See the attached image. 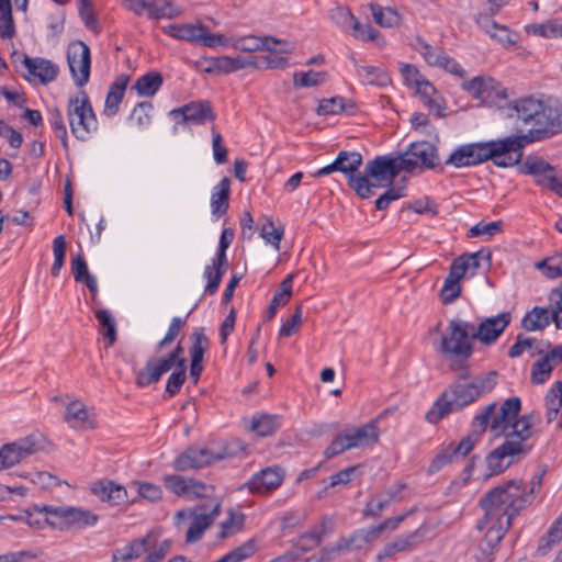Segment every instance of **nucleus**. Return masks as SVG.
Segmentation results:
<instances>
[{
  "instance_id": "obj_1",
  "label": "nucleus",
  "mask_w": 562,
  "mask_h": 562,
  "mask_svg": "<svg viewBox=\"0 0 562 562\" xmlns=\"http://www.w3.org/2000/svg\"><path fill=\"white\" fill-rule=\"evenodd\" d=\"M544 473V469L536 473L530 481V487L522 480H512L488 491L480 498L479 505L483 516L475 527L484 536L479 544L480 554L476 555L479 561L493 560V549L510 528L513 518L532 502V495L537 488H540Z\"/></svg>"
},
{
  "instance_id": "obj_2",
  "label": "nucleus",
  "mask_w": 562,
  "mask_h": 562,
  "mask_svg": "<svg viewBox=\"0 0 562 562\" xmlns=\"http://www.w3.org/2000/svg\"><path fill=\"white\" fill-rule=\"evenodd\" d=\"M509 117H516L527 133L510 135L505 139H516L518 146H514V155L521 154L522 147L532 142L550 138L562 132V102L553 98H539L525 95L510 101L507 105Z\"/></svg>"
},
{
  "instance_id": "obj_3",
  "label": "nucleus",
  "mask_w": 562,
  "mask_h": 562,
  "mask_svg": "<svg viewBox=\"0 0 562 562\" xmlns=\"http://www.w3.org/2000/svg\"><path fill=\"white\" fill-rule=\"evenodd\" d=\"M456 375L457 380L449 384L426 413L425 418L428 423L437 424L448 414L461 411L491 393L497 384L496 371L477 375L470 382L469 379L460 378L459 373Z\"/></svg>"
},
{
  "instance_id": "obj_4",
  "label": "nucleus",
  "mask_w": 562,
  "mask_h": 562,
  "mask_svg": "<svg viewBox=\"0 0 562 562\" xmlns=\"http://www.w3.org/2000/svg\"><path fill=\"white\" fill-rule=\"evenodd\" d=\"M514 146H518L516 139H505V137L490 142L463 144L451 151L445 164L460 169L492 160L497 167H513L521 160V154L514 155Z\"/></svg>"
},
{
  "instance_id": "obj_5",
  "label": "nucleus",
  "mask_w": 562,
  "mask_h": 562,
  "mask_svg": "<svg viewBox=\"0 0 562 562\" xmlns=\"http://www.w3.org/2000/svg\"><path fill=\"white\" fill-rule=\"evenodd\" d=\"M474 324L456 317L448 323L437 349L449 369L462 379L471 378L469 360L474 352Z\"/></svg>"
},
{
  "instance_id": "obj_6",
  "label": "nucleus",
  "mask_w": 562,
  "mask_h": 562,
  "mask_svg": "<svg viewBox=\"0 0 562 562\" xmlns=\"http://www.w3.org/2000/svg\"><path fill=\"white\" fill-rule=\"evenodd\" d=\"M521 409L518 396L505 400L499 406L496 402L488 404L472 422L473 434H483L487 427L495 437L505 436Z\"/></svg>"
},
{
  "instance_id": "obj_7",
  "label": "nucleus",
  "mask_w": 562,
  "mask_h": 562,
  "mask_svg": "<svg viewBox=\"0 0 562 562\" xmlns=\"http://www.w3.org/2000/svg\"><path fill=\"white\" fill-rule=\"evenodd\" d=\"M67 116L71 133L79 140H88L98 130V119L85 90L71 95L67 104Z\"/></svg>"
},
{
  "instance_id": "obj_8",
  "label": "nucleus",
  "mask_w": 562,
  "mask_h": 562,
  "mask_svg": "<svg viewBox=\"0 0 562 562\" xmlns=\"http://www.w3.org/2000/svg\"><path fill=\"white\" fill-rule=\"evenodd\" d=\"M402 171L397 157L376 156L369 160L361 175L368 182V198L374 193V189L391 186Z\"/></svg>"
},
{
  "instance_id": "obj_9",
  "label": "nucleus",
  "mask_w": 562,
  "mask_h": 562,
  "mask_svg": "<svg viewBox=\"0 0 562 562\" xmlns=\"http://www.w3.org/2000/svg\"><path fill=\"white\" fill-rule=\"evenodd\" d=\"M397 158L403 171L409 173L417 169H434L439 164L437 147L425 140L412 143Z\"/></svg>"
},
{
  "instance_id": "obj_10",
  "label": "nucleus",
  "mask_w": 562,
  "mask_h": 562,
  "mask_svg": "<svg viewBox=\"0 0 562 562\" xmlns=\"http://www.w3.org/2000/svg\"><path fill=\"white\" fill-rule=\"evenodd\" d=\"M532 450V445H522L505 440L486 457L488 474L486 476L497 475L508 469L515 461L526 457Z\"/></svg>"
},
{
  "instance_id": "obj_11",
  "label": "nucleus",
  "mask_w": 562,
  "mask_h": 562,
  "mask_svg": "<svg viewBox=\"0 0 562 562\" xmlns=\"http://www.w3.org/2000/svg\"><path fill=\"white\" fill-rule=\"evenodd\" d=\"M379 539L374 526L355 530L349 537H341L334 546L319 551V561L327 562L337 555L362 549L366 544Z\"/></svg>"
},
{
  "instance_id": "obj_12",
  "label": "nucleus",
  "mask_w": 562,
  "mask_h": 562,
  "mask_svg": "<svg viewBox=\"0 0 562 562\" xmlns=\"http://www.w3.org/2000/svg\"><path fill=\"white\" fill-rule=\"evenodd\" d=\"M43 436L31 434L0 448V471L14 467L31 454L43 448Z\"/></svg>"
},
{
  "instance_id": "obj_13",
  "label": "nucleus",
  "mask_w": 562,
  "mask_h": 562,
  "mask_svg": "<svg viewBox=\"0 0 562 562\" xmlns=\"http://www.w3.org/2000/svg\"><path fill=\"white\" fill-rule=\"evenodd\" d=\"M520 171L535 177L536 184L547 188L562 198V177L557 168L541 157H527L520 166Z\"/></svg>"
},
{
  "instance_id": "obj_14",
  "label": "nucleus",
  "mask_w": 562,
  "mask_h": 562,
  "mask_svg": "<svg viewBox=\"0 0 562 562\" xmlns=\"http://www.w3.org/2000/svg\"><path fill=\"white\" fill-rule=\"evenodd\" d=\"M35 510L45 512L46 515L58 518L60 520V530L71 527L78 529L91 527L99 520L98 515L92 512L71 506H36Z\"/></svg>"
},
{
  "instance_id": "obj_15",
  "label": "nucleus",
  "mask_w": 562,
  "mask_h": 562,
  "mask_svg": "<svg viewBox=\"0 0 562 562\" xmlns=\"http://www.w3.org/2000/svg\"><path fill=\"white\" fill-rule=\"evenodd\" d=\"M462 87L475 99L488 105L499 106L508 98L507 89L491 77H475L470 81L463 82Z\"/></svg>"
},
{
  "instance_id": "obj_16",
  "label": "nucleus",
  "mask_w": 562,
  "mask_h": 562,
  "mask_svg": "<svg viewBox=\"0 0 562 562\" xmlns=\"http://www.w3.org/2000/svg\"><path fill=\"white\" fill-rule=\"evenodd\" d=\"M67 63L74 82L82 88L90 78L91 54L89 46L82 41H74L67 47Z\"/></svg>"
},
{
  "instance_id": "obj_17",
  "label": "nucleus",
  "mask_w": 562,
  "mask_h": 562,
  "mask_svg": "<svg viewBox=\"0 0 562 562\" xmlns=\"http://www.w3.org/2000/svg\"><path fill=\"white\" fill-rule=\"evenodd\" d=\"M340 159L339 171L342 172L348 180L349 187L362 199H367L369 194L368 182L362 178L359 168L362 165V156L358 151L341 150L337 155Z\"/></svg>"
},
{
  "instance_id": "obj_18",
  "label": "nucleus",
  "mask_w": 562,
  "mask_h": 562,
  "mask_svg": "<svg viewBox=\"0 0 562 562\" xmlns=\"http://www.w3.org/2000/svg\"><path fill=\"white\" fill-rule=\"evenodd\" d=\"M475 441L476 439L472 435H469L457 445L449 443L447 447H442L432 459L428 472L436 473L445 465L464 459L473 449Z\"/></svg>"
},
{
  "instance_id": "obj_19",
  "label": "nucleus",
  "mask_w": 562,
  "mask_h": 562,
  "mask_svg": "<svg viewBox=\"0 0 562 562\" xmlns=\"http://www.w3.org/2000/svg\"><path fill=\"white\" fill-rule=\"evenodd\" d=\"M21 64L26 69L23 75L29 82L38 81L41 85H47L57 78L59 68L53 61L42 57H30L21 55Z\"/></svg>"
},
{
  "instance_id": "obj_20",
  "label": "nucleus",
  "mask_w": 562,
  "mask_h": 562,
  "mask_svg": "<svg viewBox=\"0 0 562 562\" xmlns=\"http://www.w3.org/2000/svg\"><path fill=\"white\" fill-rule=\"evenodd\" d=\"M285 476L284 470L279 465L267 467L255 473L245 487L254 494H266L277 490Z\"/></svg>"
},
{
  "instance_id": "obj_21",
  "label": "nucleus",
  "mask_w": 562,
  "mask_h": 562,
  "mask_svg": "<svg viewBox=\"0 0 562 562\" xmlns=\"http://www.w3.org/2000/svg\"><path fill=\"white\" fill-rule=\"evenodd\" d=\"M510 322L512 314L509 312H503L483 319L479 325L474 324L475 340L486 346L494 344Z\"/></svg>"
},
{
  "instance_id": "obj_22",
  "label": "nucleus",
  "mask_w": 562,
  "mask_h": 562,
  "mask_svg": "<svg viewBox=\"0 0 562 562\" xmlns=\"http://www.w3.org/2000/svg\"><path fill=\"white\" fill-rule=\"evenodd\" d=\"M65 423L75 430H91L98 427L95 413L79 400L66 405L64 414Z\"/></svg>"
},
{
  "instance_id": "obj_23",
  "label": "nucleus",
  "mask_w": 562,
  "mask_h": 562,
  "mask_svg": "<svg viewBox=\"0 0 562 562\" xmlns=\"http://www.w3.org/2000/svg\"><path fill=\"white\" fill-rule=\"evenodd\" d=\"M234 48L247 53L257 50L292 53L293 50V46L284 41L277 40L272 36L259 37L254 35L236 37Z\"/></svg>"
},
{
  "instance_id": "obj_24",
  "label": "nucleus",
  "mask_w": 562,
  "mask_h": 562,
  "mask_svg": "<svg viewBox=\"0 0 562 562\" xmlns=\"http://www.w3.org/2000/svg\"><path fill=\"white\" fill-rule=\"evenodd\" d=\"M162 31L181 41L201 44L211 47V32L207 26L199 24H170L162 27Z\"/></svg>"
},
{
  "instance_id": "obj_25",
  "label": "nucleus",
  "mask_w": 562,
  "mask_h": 562,
  "mask_svg": "<svg viewBox=\"0 0 562 562\" xmlns=\"http://www.w3.org/2000/svg\"><path fill=\"white\" fill-rule=\"evenodd\" d=\"M169 115L176 123L201 125L211 120V103L209 101L190 102L183 106L173 109Z\"/></svg>"
},
{
  "instance_id": "obj_26",
  "label": "nucleus",
  "mask_w": 562,
  "mask_h": 562,
  "mask_svg": "<svg viewBox=\"0 0 562 562\" xmlns=\"http://www.w3.org/2000/svg\"><path fill=\"white\" fill-rule=\"evenodd\" d=\"M211 463V450L207 446H190L172 462L176 471L186 472L207 467Z\"/></svg>"
},
{
  "instance_id": "obj_27",
  "label": "nucleus",
  "mask_w": 562,
  "mask_h": 562,
  "mask_svg": "<svg viewBox=\"0 0 562 562\" xmlns=\"http://www.w3.org/2000/svg\"><path fill=\"white\" fill-rule=\"evenodd\" d=\"M560 290V285L551 290L549 294V307L535 306L527 312L521 319V327L527 331L542 330L554 319V302L552 301L554 292Z\"/></svg>"
},
{
  "instance_id": "obj_28",
  "label": "nucleus",
  "mask_w": 562,
  "mask_h": 562,
  "mask_svg": "<svg viewBox=\"0 0 562 562\" xmlns=\"http://www.w3.org/2000/svg\"><path fill=\"white\" fill-rule=\"evenodd\" d=\"M172 368L173 366L165 357H151L146 361L145 367L136 373L135 383L139 387L155 384Z\"/></svg>"
},
{
  "instance_id": "obj_29",
  "label": "nucleus",
  "mask_w": 562,
  "mask_h": 562,
  "mask_svg": "<svg viewBox=\"0 0 562 562\" xmlns=\"http://www.w3.org/2000/svg\"><path fill=\"white\" fill-rule=\"evenodd\" d=\"M423 540L420 531L414 530L396 536L392 541L387 542L376 554V559L393 558L395 554L414 550Z\"/></svg>"
},
{
  "instance_id": "obj_30",
  "label": "nucleus",
  "mask_w": 562,
  "mask_h": 562,
  "mask_svg": "<svg viewBox=\"0 0 562 562\" xmlns=\"http://www.w3.org/2000/svg\"><path fill=\"white\" fill-rule=\"evenodd\" d=\"M538 420L539 414L533 412L530 414H525L520 417L517 416L509 430L505 435V440L528 445L527 440L531 438L536 432L535 426Z\"/></svg>"
},
{
  "instance_id": "obj_31",
  "label": "nucleus",
  "mask_w": 562,
  "mask_h": 562,
  "mask_svg": "<svg viewBox=\"0 0 562 562\" xmlns=\"http://www.w3.org/2000/svg\"><path fill=\"white\" fill-rule=\"evenodd\" d=\"M90 490L100 501L110 505H120L127 501L125 487L113 481H98L91 485Z\"/></svg>"
},
{
  "instance_id": "obj_32",
  "label": "nucleus",
  "mask_w": 562,
  "mask_h": 562,
  "mask_svg": "<svg viewBox=\"0 0 562 562\" xmlns=\"http://www.w3.org/2000/svg\"><path fill=\"white\" fill-rule=\"evenodd\" d=\"M424 105L438 117L445 116L446 103L436 88L427 79L415 88Z\"/></svg>"
},
{
  "instance_id": "obj_33",
  "label": "nucleus",
  "mask_w": 562,
  "mask_h": 562,
  "mask_svg": "<svg viewBox=\"0 0 562 562\" xmlns=\"http://www.w3.org/2000/svg\"><path fill=\"white\" fill-rule=\"evenodd\" d=\"M130 81V76L122 74L110 85L105 98L103 114L105 116H113L117 113L120 103L123 100L126 87Z\"/></svg>"
},
{
  "instance_id": "obj_34",
  "label": "nucleus",
  "mask_w": 562,
  "mask_h": 562,
  "mask_svg": "<svg viewBox=\"0 0 562 562\" xmlns=\"http://www.w3.org/2000/svg\"><path fill=\"white\" fill-rule=\"evenodd\" d=\"M190 340L192 341V346L190 348V376L196 383L202 372V361L205 352V344L207 342V337L202 333L201 329H195L190 335Z\"/></svg>"
},
{
  "instance_id": "obj_35",
  "label": "nucleus",
  "mask_w": 562,
  "mask_h": 562,
  "mask_svg": "<svg viewBox=\"0 0 562 562\" xmlns=\"http://www.w3.org/2000/svg\"><path fill=\"white\" fill-rule=\"evenodd\" d=\"M177 524H180L181 519L190 518V526L187 530L186 540L187 542H195L201 539L205 529L211 525V514H194L192 512L179 510L175 516Z\"/></svg>"
},
{
  "instance_id": "obj_36",
  "label": "nucleus",
  "mask_w": 562,
  "mask_h": 562,
  "mask_svg": "<svg viewBox=\"0 0 562 562\" xmlns=\"http://www.w3.org/2000/svg\"><path fill=\"white\" fill-rule=\"evenodd\" d=\"M551 344L549 341H538L536 338L527 337L524 334H518L515 344L508 350L509 358H518L525 351H529L530 357L540 356L544 349H549Z\"/></svg>"
},
{
  "instance_id": "obj_37",
  "label": "nucleus",
  "mask_w": 562,
  "mask_h": 562,
  "mask_svg": "<svg viewBox=\"0 0 562 562\" xmlns=\"http://www.w3.org/2000/svg\"><path fill=\"white\" fill-rule=\"evenodd\" d=\"M352 448H362L378 441L379 429L376 422H369L360 427L346 430Z\"/></svg>"
},
{
  "instance_id": "obj_38",
  "label": "nucleus",
  "mask_w": 562,
  "mask_h": 562,
  "mask_svg": "<svg viewBox=\"0 0 562 562\" xmlns=\"http://www.w3.org/2000/svg\"><path fill=\"white\" fill-rule=\"evenodd\" d=\"M317 113L319 115H337L341 113L352 115L356 113V104L352 100L344 97L323 99L318 104Z\"/></svg>"
},
{
  "instance_id": "obj_39",
  "label": "nucleus",
  "mask_w": 562,
  "mask_h": 562,
  "mask_svg": "<svg viewBox=\"0 0 562 562\" xmlns=\"http://www.w3.org/2000/svg\"><path fill=\"white\" fill-rule=\"evenodd\" d=\"M350 61L356 68L358 77L363 85H375L381 87L387 85L389 76L382 68L375 66H360L353 56H350Z\"/></svg>"
},
{
  "instance_id": "obj_40",
  "label": "nucleus",
  "mask_w": 562,
  "mask_h": 562,
  "mask_svg": "<svg viewBox=\"0 0 562 562\" xmlns=\"http://www.w3.org/2000/svg\"><path fill=\"white\" fill-rule=\"evenodd\" d=\"M244 520L245 515L240 510L229 508L226 518L218 524L220 531L216 533V540L224 541L239 532L243 529Z\"/></svg>"
},
{
  "instance_id": "obj_41",
  "label": "nucleus",
  "mask_w": 562,
  "mask_h": 562,
  "mask_svg": "<svg viewBox=\"0 0 562 562\" xmlns=\"http://www.w3.org/2000/svg\"><path fill=\"white\" fill-rule=\"evenodd\" d=\"M148 537L134 539L122 549H116L112 554V562H131L147 552Z\"/></svg>"
},
{
  "instance_id": "obj_42",
  "label": "nucleus",
  "mask_w": 562,
  "mask_h": 562,
  "mask_svg": "<svg viewBox=\"0 0 562 562\" xmlns=\"http://www.w3.org/2000/svg\"><path fill=\"white\" fill-rule=\"evenodd\" d=\"M246 449L247 445L238 438L220 441L213 450V462L239 457Z\"/></svg>"
},
{
  "instance_id": "obj_43",
  "label": "nucleus",
  "mask_w": 562,
  "mask_h": 562,
  "mask_svg": "<svg viewBox=\"0 0 562 562\" xmlns=\"http://www.w3.org/2000/svg\"><path fill=\"white\" fill-rule=\"evenodd\" d=\"M162 85V76L158 71H149L140 76L132 89H134L139 97H153L160 89Z\"/></svg>"
},
{
  "instance_id": "obj_44",
  "label": "nucleus",
  "mask_w": 562,
  "mask_h": 562,
  "mask_svg": "<svg viewBox=\"0 0 562 562\" xmlns=\"http://www.w3.org/2000/svg\"><path fill=\"white\" fill-rule=\"evenodd\" d=\"M281 427V417L279 415L259 414L251 420L250 429L260 437H267L274 434Z\"/></svg>"
},
{
  "instance_id": "obj_45",
  "label": "nucleus",
  "mask_w": 562,
  "mask_h": 562,
  "mask_svg": "<svg viewBox=\"0 0 562 562\" xmlns=\"http://www.w3.org/2000/svg\"><path fill=\"white\" fill-rule=\"evenodd\" d=\"M293 274H289L279 285L274 293L270 305L267 310V319L270 321L274 317L277 310L285 305L292 293Z\"/></svg>"
},
{
  "instance_id": "obj_46",
  "label": "nucleus",
  "mask_w": 562,
  "mask_h": 562,
  "mask_svg": "<svg viewBox=\"0 0 562 562\" xmlns=\"http://www.w3.org/2000/svg\"><path fill=\"white\" fill-rule=\"evenodd\" d=\"M214 190L213 215L222 216L227 212L229 205L231 179L224 177Z\"/></svg>"
},
{
  "instance_id": "obj_47",
  "label": "nucleus",
  "mask_w": 562,
  "mask_h": 562,
  "mask_svg": "<svg viewBox=\"0 0 562 562\" xmlns=\"http://www.w3.org/2000/svg\"><path fill=\"white\" fill-rule=\"evenodd\" d=\"M544 405L547 408V422L550 424L557 417L562 405V382H554L548 390L544 397Z\"/></svg>"
},
{
  "instance_id": "obj_48",
  "label": "nucleus",
  "mask_w": 562,
  "mask_h": 562,
  "mask_svg": "<svg viewBox=\"0 0 562 562\" xmlns=\"http://www.w3.org/2000/svg\"><path fill=\"white\" fill-rule=\"evenodd\" d=\"M95 318L98 319L102 336L112 346L116 340V323L113 315L110 311L100 308L95 311Z\"/></svg>"
},
{
  "instance_id": "obj_49",
  "label": "nucleus",
  "mask_w": 562,
  "mask_h": 562,
  "mask_svg": "<svg viewBox=\"0 0 562 562\" xmlns=\"http://www.w3.org/2000/svg\"><path fill=\"white\" fill-rule=\"evenodd\" d=\"M370 10L375 23L381 26L392 27L400 23V15L393 8L371 3Z\"/></svg>"
},
{
  "instance_id": "obj_50",
  "label": "nucleus",
  "mask_w": 562,
  "mask_h": 562,
  "mask_svg": "<svg viewBox=\"0 0 562 562\" xmlns=\"http://www.w3.org/2000/svg\"><path fill=\"white\" fill-rule=\"evenodd\" d=\"M527 33L542 37H562V23L558 20H549L543 23H533L526 26Z\"/></svg>"
},
{
  "instance_id": "obj_51",
  "label": "nucleus",
  "mask_w": 562,
  "mask_h": 562,
  "mask_svg": "<svg viewBox=\"0 0 562 562\" xmlns=\"http://www.w3.org/2000/svg\"><path fill=\"white\" fill-rule=\"evenodd\" d=\"M181 12V9L168 0H156L149 7V16L154 19H173L179 16Z\"/></svg>"
},
{
  "instance_id": "obj_52",
  "label": "nucleus",
  "mask_w": 562,
  "mask_h": 562,
  "mask_svg": "<svg viewBox=\"0 0 562 562\" xmlns=\"http://www.w3.org/2000/svg\"><path fill=\"white\" fill-rule=\"evenodd\" d=\"M323 541V533L318 531H310L299 537L293 543V553L297 554V558L305 552L313 550L318 547Z\"/></svg>"
},
{
  "instance_id": "obj_53",
  "label": "nucleus",
  "mask_w": 562,
  "mask_h": 562,
  "mask_svg": "<svg viewBox=\"0 0 562 562\" xmlns=\"http://www.w3.org/2000/svg\"><path fill=\"white\" fill-rule=\"evenodd\" d=\"M257 542L255 539H249L248 541L244 542L238 548L234 549L233 551L228 552L224 557H222L216 562H241L251 555L255 554L257 551Z\"/></svg>"
},
{
  "instance_id": "obj_54",
  "label": "nucleus",
  "mask_w": 562,
  "mask_h": 562,
  "mask_svg": "<svg viewBox=\"0 0 562 562\" xmlns=\"http://www.w3.org/2000/svg\"><path fill=\"white\" fill-rule=\"evenodd\" d=\"M327 80V72L325 71H313L295 72L293 78L294 87L310 88L316 87L324 83Z\"/></svg>"
},
{
  "instance_id": "obj_55",
  "label": "nucleus",
  "mask_w": 562,
  "mask_h": 562,
  "mask_svg": "<svg viewBox=\"0 0 562 562\" xmlns=\"http://www.w3.org/2000/svg\"><path fill=\"white\" fill-rule=\"evenodd\" d=\"M172 373L169 375L166 384V390L164 397L175 396L183 385L187 378V368H183V362L181 361L179 366L173 367Z\"/></svg>"
},
{
  "instance_id": "obj_56",
  "label": "nucleus",
  "mask_w": 562,
  "mask_h": 562,
  "mask_svg": "<svg viewBox=\"0 0 562 562\" xmlns=\"http://www.w3.org/2000/svg\"><path fill=\"white\" fill-rule=\"evenodd\" d=\"M536 268L546 277L554 279L562 276V254H555L536 262Z\"/></svg>"
},
{
  "instance_id": "obj_57",
  "label": "nucleus",
  "mask_w": 562,
  "mask_h": 562,
  "mask_svg": "<svg viewBox=\"0 0 562 562\" xmlns=\"http://www.w3.org/2000/svg\"><path fill=\"white\" fill-rule=\"evenodd\" d=\"M417 44H418V52L420 53V55L424 57L425 61L429 65V66H432V67H438L446 53L443 52L442 48L440 47H434L429 44H427L423 38L418 37L417 38Z\"/></svg>"
},
{
  "instance_id": "obj_58",
  "label": "nucleus",
  "mask_w": 562,
  "mask_h": 562,
  "mask_svg": "<svg viewBox=\"0 0 562 562\" xmlns=\"http://www.w3.org/2000/svg\"><path fill=\"white\" fill-rule=\"evenodd\" d=\"M67 250V241L64 235L57 236L53 240V252H54V262L50 269V273L53 277H57L64 266L65 257Z\"/></svg>"
},
{
  "instance_id": "obj_59",
  "label": "nucleus",
  "mask_w": 562,
  "mask_h": 562,
  "mask_svg": "<svg viewBox=\"0 0 562 562\" xmlns=\"http://www.w3.org/2000/svg\"><path fill=\"white\" fill-rule=\"evenodd\" d=\"M165 487L177 496L184 497L188 492L189 477L179 474H167L162 477Z\"/></svg>"
},
{
  "instance_id": "obj_60",
  "label": "nucleus",
  "mask_w": 562,
  "mask_h": 562,
  "mask_svg": "<svg viewBox=\"0 0 562 562\" xmlns=\"http://www.w3.org/2000/svg\"><path fill=\"white\" fill-rule=\"evenodd\" d=\"M393 497L394 494L390 493L385 497L371 498L370 501L367 502L363 508V517H379L383 513V510L391 505Z\"/></svg>"
},
{
  "instance_id": "obj_61",
  "label": "nucleus",
  "mask_w": 562,
  "mask_h": 562,
  "mask_svg": "<svg viewBox=\"0 0 562 562\" xmlns=\"http://www.w3.org/2000/svg\"><path fill=\"white\" fill-rule=\"evenodd\" d=\"M246 63L241 58H233L228 56L213 57V72H233L246 67Z\"/></svg>"
},
{
  "instance_id": "obj_62",
  "label": "nucleus",
  "mask_w": 562,
  "mask_h": 562,
  "mask_svg": "<svg viewBox=\"0 0 562 562\" xmlns=\"http://www.w3.org/2000/svg\"><path fill=\"white\" fill-rule=\"evenodd\" d=\"M49 124L55 133V135L60 139L63 147L68 149V136H67V127L64 122V117L58 109H53L49 112Z\"/></svg>"
},
{
  "instance_id": "obj_63",
  "label": "nucleus",
  "mask_w": 562,
  "mask_h": 562,
  "mask_svg": "<svg viewBox=\"0 0 562 562\" xmlns=\"http://www.w3.org/2000/svg\"><path fill=\"white\" fill-rule=\"evenodd\" d=\"M461 294V285L459 280L453 277L447 276L443 286L440 291V297L443 304L453 303Z\"/></svg>"
},
{
  "instance_id": "obj_64",
  "label": "nucleus",
  "mask_w": 562,
  "mask_h": 562,
  "mask_svg": "<svg viewBox=\"0 0 562 562\" xmlns=\"http://www.w3.org/2000/svg\"><path fill=\"white\" fill-rule=\"evenodd\" d=\"M260 236L266 240V243L272 245L276 250H279L280 241L283 237V228H278L272 222H268L262 225Z\"/></svg>"
}]
</instances>
